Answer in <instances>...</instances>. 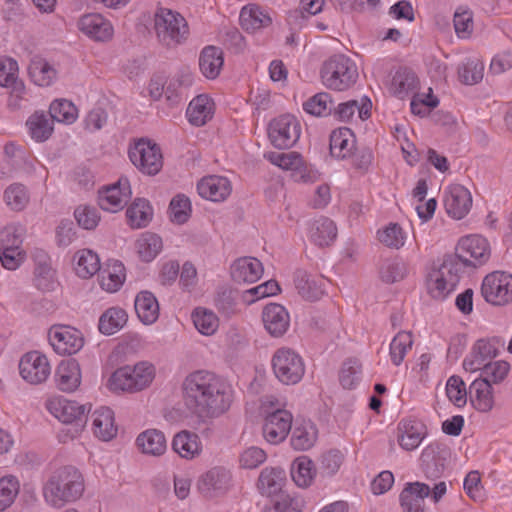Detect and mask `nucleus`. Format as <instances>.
Wrapping results in <instances>:
<instances>
[{"label":"nucleus","instance_id":"nucleus-6","mask_svg":"<svg viewBox=\"0 0 512 512\" xmlns=\"http://www.w3.org/2000/svg\"><path fill=\"white\" fill-rule=\"evenodd\" d=\"M154 28L161 43L166 46L180 44L188 36L185 18L176 11L159 8L154 16Z\"/></svg>","mask_w":512,"mask_h":512},{"label":"nucleus","instance_id":"nucleus-10","mask_svg":"<svg viewBox=\"0 0 512 512\" xmlns=\"http://www.w3.org/2000/svg\"><path fill=\"white\" fill-rule=\"evenodd\" d=\"M481 294L493 305H506L512 302V275L503 271L488 274L482 282Z\"/></svg>","mask_w":512,"mask_h":512},{"label":"nucleus","instance_id":"nucleus-60","mask_svg":"<svg viewBox=\"0 0 512 512\" xmlns=\"http://www.w3.org/2000/svg\"><path fill=\"white\" fill-rule=\"evenodd\" d=\"M406 273V264L400 259L386 260L380 268L381 279L386 283L400 281L404 279Z\"/></svg>","mask_w":512,"mask_h":512},{"label":"nucleus","instance_id":"nucleus-22","mask_svg":"<svg viewBox=\"0 0 512 512\" xmlns=\"http://www.w3.org/2000/svg\"><path fill=\"white\" fill-rule=\"evenodd\" d=\"M431 493L430 487L421 482L406 484L400 494L403 512H425V498Z\"/></svg>","mask_w":512,"mask_h":512},{"label":"nucleus","instance_id":"nucleus-53","mask_svg":"<svg viewBox=\"0 0 512 512\" xmlns=\"http://www.w3.org/2000/svg\"><path fill=\"white\" fill-rule=\"evenodd\" d=\"M458 76L462 83L475 85L483 79L484 64L476 58L467 59L459 66Z\"/></svg>","mask_w":512,"mask_h":512},{"label":"nucleus","instance_id":"nucleus-13","mask_svg":"<svg viewBox=\"0 0 512 512\" xmlns=\"http://www.w3.org/2000/svg\"><path fill=\"white\" fill-rule=\"evenodd\" d=\"M232 486L231 472L222 466H215L203 473L197 482L199 492L206 498L225 495Z\"/></svg>","mask_w":512,"mask_h":512},{"label":"nucleus","instance_id":"nucleus-12","mask_svg":"<svg viewBox=\"0 0 512 512\" xmlns=\"http://www.w3.org/2000/svg\"><path fill=\"white\" fill-rule=\"evenodd\" d=\"M453 256L459 259L461 269L464 266L476 267L489 259L490 250L488 242L479 235L464 237L459 241L456 253Z\"/></svg>","mask_w":512,"mask_h":512},{"label":"nucleus","instance_id":"nucleus-50","mask_svg":"<svg viewBox=\"0 0 512 512\" xmlns=\"http://www.w3.org/2000/svg\"><path fill=\"white\" fill-rule=\"evenodd\" d=\"M136 249L139 257L145 261H152L162 249V239L154 233H144L136 241Z\"/></svg>","mask_w":512,"mask_h":512},{"label":"nucleus","instance_id":"nucleus-61","mask_svg":"<svg viewBox=\"0 0 512 512\" xmlns=\"http://www.w3.org/2000/svg\"><path fill=\"white\" fill-rule=\"evenodd\" d=\"M466 494L475 502H484L486 500L485 489L481 483V476L477 470L470 471L463 483Z\"/></svg>","mask_w":512,"mask_h":512},{"label":"nucleus","instance_id":"nucleus-37","mask_svg":"<svg viewBox=\"0 0 512 512\" xmlns=\"http://www.w3.org/2000/svg\"><path fill=\"white\" fill-rule=\"evenodd\" d=\"M440 446L436 443L428 445L421 454L423 472L428 479L439 478L445 468V459L440 456Z\"/></svg>","mask_w":512,"mask_h":512},{"label":"nucleus","instance_id":"nucleus-49","mask_svg":"<svg viewBox=\"0 0 512 512\" xmlns=\"http://www.w3.org/2000/svg\"><path fill=\"white\" fill-rule=\"evenodd\" d=\"M417 87V77L415 73L407 68L399 69L393 76L391 89L393 93L399 97L404 98L409 92Z\"/></svg>","mask_w":512,"mask_h":512},{"label":"nucleus","instance_id":"nucleus-63","mask_svg":"<svg viewBox=\"0 0 512 512\" xmlns=\"http://www.w3.org/2000/svg\"><path fill=\"white\" fill-rule=\"evenodd\" d=\"M170 218L177 224L185 223L191 212L190 200L182 194L176 195L170 202Z\"/></svg>","mask_w":512,"mask_h":512},{"label":"nucleus","instance_id":"nucleus-38","mask_svg":"<svg viewBox=\"0 0 512 512\" xmlns=\"http://www.w3.org/2000/svg\"><path fill=\"white\" fill-rule=\"evenodd\" d=\"M223 63V52L215 46L205 47L199 57L200 71L208 79H215L219 75Z\"/></svg>","mask_w":512,"mask_h":512},{"label":"nucleus","instance_id":"nucleus-27","mask_svg":"<svg viewBox=\"0 0 512 512\" xmlns=\"http://www.w3.org/2000/svg\"><path fill=\"white\" fill-rule=\"evenodd\" d=\"M294 283L298 293L305 300L316 301L324 295L325 280L316 278L304 270L295 272Z\"/></svg>","mask_w":512,"mask_h":512},{"label":"nucleus","instance_id":"nucleus-58","mask_svg":"<svg viewBox=\"0 0 512 512\" xmlns=\"http://www.w3.org/2000/svg\"><path fill=\"white\" fill-rule=\"evenodd\" d=\"M19 481L9 475L0 479V512L10 507L19 493Z\"/></svg>","mask_w":512,"mask_h":512},{"label":"nucleus","instance_id":"nucleus-25","mask_svg":"<svg viewBox=\"0 0 512 512\" xmlns=\"http://www.w3.org/2000/svg\"><path fill=\"white\" fill-rule=\"evenodd\" d=\"M55 383L63 392L75 391L81 383V370L79 363L74 359L63 360L55 372Z\"/></svg>","mask_w":512,"mask_h":512},{"label":"nucleus","instance_id":"nucleus-23","mask_svg":"<svg viewBox=\"0 0 512 512\" xmlns=\"http://www.w3.org/2000/svg\"><path fill=\"white\" fill-rule=\"evenodd\" d=\"M197 190L202 198L219 202L224 201L231 194L232 186L226 177L211 175L199 181Z\"/></svg>","mask_w":512,"mask_h":512},{"label":"nucleus","instance_id":"nucleus-15","mask_svg":"<svg viewBox=\"0 0 512 512\" xmlns=\"http://www.w3.org/2000/svg\"><path fill=\"white\" fill-rule=\"evenodd\" d=\"M48 336L54 351L61 355L75 354L84 344L81 332L66 325L51 327Z\"/></svg>","mask_w":512,"mask_h":512},{"label":"nucleus","instance_id":"nucleus-14","mask_svg":"<svg viewBox=\"0 0 512 512\" xmlns=\"http://www.w3.org/2000/svg\"><path fill=\"white\" fill-rule=\"evenodd\" d=\"M504 345L500 337L479 339L473 345L470 354L463 361V368L475 372L498 355L499 347Z\"/></svg>","mask_w":512,"mask_h":512},{"label":"nucleus","instance_id":"nucleus-1","mask_svg":"<svg viewBox=\"0 0 512 512\" xmlns=\"http://www.w3.org/2000/svg\"><path fill=\"white\" fill-rule=\"evenodd\" d=\"M186 405L199 418L212 419L225 413L232 403V388L220 376L197 370L183 381Z\"/></svg>","mask_w":512,"mask_h":512},{"label":"nucleus","instance_id":"nucleus-44","mask_svg":"<svg viewBox=\"0 0 512 512\" xmlns=\"http://www.w3.org/2000/svg\"><path fill=\"white\" fill-rule=\"evenodd\" d=\"M127 322V313L119 307L107 309L99 319V331L105 335H112L119 331Z\"/></svg>","mask_w":512,"mask_h":512},{"label":"nucleus","instance_id":"nucleus-64","mask_svg":"<svg viewBox=\"0 0 512 512\" xmlns=\"http://www.w3.org/2000/svg\"><path fill=\"white\" fill-rule=\"evenodd\" d=\"M29 74L38 86H49L56 78L55 69L46 62L33 63L29 68Z\"/></svg>","mask_w":512,"mask_h":512},{"label":"nucleus","instance_id":"nucleus-40","mask_svg":"<svg viewBox=\"0 0 512 512\" xmlns=\"http://www.w3.org/2000/svg\"><path fill=\"white\" fill-rule=\"evenodd\" d=\"M372 103L369 98L363 97L361 101L357 100H349L347 102H343L338 104L337 107H334V114L340 121H349L354 116L356 112H358V117L361 120H366L370 117Z\"/></svg>","mask_w":512,"mask_h":512},{"label":"nucleus","instance_id":"nucleus-59","mask_svg":"<svg viewBox=\"0 0 512 512\" xmlns=\"http://www.w3.org/2000/svg\"><path fill=\"white\" fill-rule=\"evenodd\" d=\"M192 319L196 329L203 335H212L217 330L218 318L211 311L197 308L192 313Z\"/></svg>","mask_w":512,"mask_h":512},{"label":"nucleus","instance_id":"nucleus-2","mask_svg":"<svg viewBox=\"0 0 512 512\" xmlns=\"http://www.w3.org/2000/svg\"><path fill=\"white\" fill-rule=\"evenodd\" d=\"M85 491L82 473L74 466H63L55 470L43 486L45 501L55 508L80 499Z\"/></svg>","mask_w":512,"mask_h":512},{"label":"nucleus","instance_id":"nucleus-32","mask_svg":"<svg viewBox=\"0 0 512 512\" xmlns=\"http://www.w3.org/2000/svg\"><path fill=\"white\" fill-rule=\"evenodd\" d=\"M337 237L335 223L324 216L313 220L309 227L310 240L319 247L331 245Z\"/></svg>","mask_w":512,"mask_h":512},{"label":"nucleus","instance_id":"nucleus-52","mask_svg":"<svg viewBox=\"0 0 512 512\" xmlns=\"http://www.w3.org/2000/svg\"><path fill=\"white\" fill-rule=\"evenodd\" d=\"M334 108L332 97L327 92H320L303 103V109L313 116L329 115Z\"/></svg>","mask_w":512,"mask_h":512},{"label":"nucleus","instance_id":"nucleus-4","mask_svg":"<svg viewBox=\"0 0 512 512\" xmlns=\"http://www.w3.org/2000/svg\"><path fill=\"white\" fill-rule=\"evenodd\" d=\"M461 264L454 256H445L438 267L429 272L426 285L432 298L442 300L452 292L460 280Z\"/></svg>","mask_w":512,"mask_h":512},{"label":"nucleus","instance_id":"nucleus-47","mask_svg":"<svg viewBox=\"0 0 512 512\" xmlns=\"http://www.w3.org/2000/svg\"><path fill=\"white\" fill-rule=\"evenodd\" d=\"M317 439V429L311 422H304L295 427L291 436V445L295 450L310 449Z\"/></svg>","mask_w":512,"mask_h":512},{"label":"nucleus","instance_id":"nucleus-41","mask_svg":"<svg viewBox=\"0 0 512 512\" xmlns=\"http://www.w3.org/2000/svg\"><path fill=\"white\" fill-rule=\"evenodd\" d=\"M31 137L37 142L47 140L53 132V121L45 112H35L26 123Z\"/></svg>","mask_w":512,"mask_h":512},{"label":"nucleus","instance_id":"nucleus-36","mask_svg":"<svg viewBox=\"0 0 512 512\" xmlns=\"http://www.w3.org/2000/svg\"><path fill=\"white\" fill-rule=\"evenodd\" d=\"M136 445L143 454L161 456L167 449L164 434L156 429H149L140 433Z\"/></svg>","mask_w":512,"mask_h":512},{"label":"nucleus","instance_id":"nucleus-9","mask_svg":"<svg viewBox=\"0 0 512 512\" xmlns=\"http://www.w3.org/2000/svg\"><path fill=\"white\" fill-rule=\"evenodd\" d=\"M47 410L59 421L76 426L75 433L84 427L87 421V408L76 401L65 399L61 396H54L46 401Z\"/></svg>","mask_w":512,"mask_h":512},{"label":"nucleus","instance_id":"nucleus-54","mask_svg":"<svg viewBox=\"0 0 512 512\" xmlns=\"http://www.w3.org/2000/svg\"><path fill=\"white\" fill-rule=\"evenodd\" d=\"M47 114L53 122L73 123L77 118V108L68 100H55Z\"/></svg>","mask_w":512,"mask_h":512},{"label":"nucleus","instance_id":"nucleus-33","mask_svg":"<svg viewBox=\"0 0 512 512\" xmlns=\"http://www.w3.org/2000/svg\"><path fill=\"white\" fill-rule=\"evenodd\" d=\"M286 481V473L279 467L264 468L258 478L257 488L262 495H277L282 491Z\"/></svg>","mask_w":512,"mask_h":512},{"label":"nucleus","instance_id":"nucleus-28","mask_svg":"<svg viewBox=\"0 0 512 512\" xmlns=\"http://www.w3.org/2000/svg\"><path fill=\"white\" fill-rule=\"evenodd\" d=\"M92 428L95 436L102 441H110L117 435L114 412L109 407H100L92 414Z\"/></svg>","mask_w":512,"mask_h":512},{"label":"nucleus","instance_id":"nucleus-3","mask_svg":"<svg viewBox=\"0 0 512 512\" xmlns=\"http://www.w3.org/2000/svg\"><path fill=\"white\" fill-rule=\"evenodd\" d=\"M320 77L326 88L345 91L356 83L358 69L349 57L338 54L330 57L322 64Z\"/></svg>","mask_w":512,"mask_h":512},{"label":"nucleus","instance_id":"nucleus-19","mask_svg":"<svg viewBox=\"0 0 512 512\" xmlns=\"http://www.w3.org/2000/svg\"><path fill=\"white\" fill-rule=\"evenodd\" d=\"M268 159L272 164L284 170H290L291 177L295 182L308 183L316 180V173L308 169L297 152L270 153Z\"/></svg>","mask_w":512,"mask_h":512},{"label":"nucleus","instance_id":"nucleus-24","mask_svg":"<svg viewBox=\"0 0 512 512\" xmlns=\"http://www.w3.org/2000/svg\"><path fill=\"white\" fill-rule=\"evenodd\" d=\"M265 329L274 337L282 336L289 327L290 318L286 309L276 303L268 304L262 312Z\"/></svg>","mask_w":512,"mask_h":512},{"label":"nucleus","instance_id":"nucleus-62","mask_svg":"<svg viewBox=\"0 0 512 512\" xmlns=\"http://www.w3.org/2000/svg\"><path fill=\"white\" fill-rule=\"evenodd\" d=\"M6 204L15 211H21L29 201L26 188L22 184H12L4 192Z\"/></svg>","mask_w":512,"mask_h":512},{"label":"nucleus","instance_id":"nucleus-51","mask_svg":"<svg viewBox=\"0 0 512 512\" xmlns=\"http://www.w3.org/2000/svg\"><path fill=\"white\" fill-rule=\"evenodd\" d=\"M291 476L299 487H308L315 476L313 462L306 456L298 457L292 464Z\"/></svg>","mask_w":512,"mask_h":512},{"label":"nucleus","instance_id":"nucleus-8","mask_svg":"<svg viewBox=\"0 0 512 512\" xmlns=\"http://www.w3.org/2000/svg\"><path fill=\"white\" fill-rule=\"evenodd\" d=\"M129 158L133 165L146 175H156L163 166L160 147L149 140L141 139L129 149Z\"/></svg>","mask_w":512,"mask_h":512},{"label":"nucleus","instance_id":"nucleus-57","mask_svg":"<svg viewBox=\"0 0 512 512\" xmlns=\"http://www.w3.org/2000/svg\"><path fill=\"white\" fill-rule=\"evenodd\" d=\"M446 395L451 403L456 407L462 408L467 403V390L465 382L461 377L453 375L448 378L446 383Z\"/></svg>","mask_w":512,"mask_h":512},{"label":"nucleus","instance_id":"nucleus-29","mask_svg":"<svg viewBox=\"0 0 512 512\" xmlns=\"http://www.w3.org/2000/svg\"><path fill=\"white\" fill-rule=\"evenodd\" d=\"M356 140L351 129L342 127L330 135V154L337 159L350 157L355 150Z\"/></svg>","mask_w":512,"mask_h":512},{"label":"nucleus","instance_id":"nucleus-55","mask_svg":"<svg viewBox=\"0 0 512 512\" xmlns=\"http://www.w3.org/2000/svg\"><path fill=\"white\" fill-rule=\"evenodd\" d=\"M413 344L412 335L409 332L401 331L392 339L390 344V357L394 365L399 366Z\"/></svg>","mask_w":512,"mask_h":512},{"label":"nucleus","instance_id":"nucleus-11","mask_svg":"<svg viewBox=\"0 0 512 512\" xmlns=\"http://www.w3.org/2000/svg\"><path fill=\"white\" fill-rule=\"evenodd\" d=\"M301 127L297 119L289 114L282 115L269 124L268 136L271 144L278 149H289L300 137Z\"/></svg>","mask_w":512,"mask_h":512},{"label":"nucleus","instance_id":"nucleus-18","mask_svg":"<svg viewBox=\"0 0 512 512\" xmlns=\"http://www.w3.org/2000/svg\"><path fill=\"white\" fill-rule=\"evenodd\" d=\"M131 197L130 184L127 178H120L115 184L99 190L98 204L108 212H117L124 208Z\"/></svg>","mask_w":512,"mask_h":512},{"label":"nucleus","instance_id":"nucleus-17","mask_svg":"<svg viewBox=\"0 0 512 512\" xmlns=\"http://www.w3.org/2000/svg\"><path fill=\"white\" fill-rule=\"evenodd\" d=\"M21 377L30 384H41L47 380L51 367L45 355L38 351L26 353L20 360Z\"/></svg>","mask_w":512,"mask_h":512},{"label":"nucleus","instance_id":"nucleus-43","mask_svg":"<svg viewBox=\"0 0 512 512\" xmlns=\"http://www.w3.org/2000/svg\"><path fill=\"white\" fill-rule=\"evenodd\" d=\"M172 448L182 458L192 459L200 452L198 436L186 430L181 431L174 436Z\"/></svg>","mask_w":512,"mask_h":512},{"label":"nucleus","instance_id":"nucleus-46","mask_svg":"<svg viewBox=\"0 0 512 512\" xmlns=\"http://www.w3.org/2000/svg\"><path fill=\"white\" fill-rule=\"evenodd\" d=\"M126 215L132 228H142L148 225L153 212L147 200L138 198L128 207Z\"/></svg>","mask_w":512,"mask_h":512},{"label":"nucleus","instance_id":"nucleus-45","mask_svg":"<svg viewBox=\"0 0 512 512\" xmlns=\"http://www.w3.org/2000/svg\"><path fill=\"white\" fill-rule=\"evenodd\" d=\"M74 259L76 260V274L81 278H90L100 271L99 257L92 250H80L75 254Z\"/></svg>","mask_w":512,"mask_h":512},{"label":"nucleus","instance_id":"nucleus-34","mask_svg":"<svg viewBox=\"0 0 512 512\" xmlns=\"http://www.w3.org/2000/svg\"><path fill=\"white\" fill-rule=\"evenodd\" d=\"M398 430L399 445L407 451L416 449L426 434V428L422 423L410 420L400 422Z\"/></svg>","mask_w":512,"mask_h":512},{"label":"nucleus","instance_id":"nucleus-5","mask_svg":"<svg viewBox=\"0 0 512 512\" xmlns=\"http://www.w3.org/2000/svg\"><path fill=\"white\" fill-rule=\"evenodd\" d=\"M155 376V369L148 362L135 366L118 368L109 378L108 386L112 391L137 392L148 387Z\"/></svg>","mask_w":512,"mask_h":512},{"label":"nucleus","instance_id":"nucleus-48","mask_svg":"<svg viewBox=\"0 0 512 512\" xmlns=\"http://www.w3.org/2000/svg\"><path fill=\"white\" fill-rule=\"evenodd\" d=\"M25 228L11 224L0 230V252H13L22 248Z\"/></svg>","mask_w":512,"mask_h":512},{"label":"nucleus","instance_id":"nucleus-20","mask_svg":"<svg viewBox=\"0 0 512 512\" xmlns=\"http://www.w3.org/2000/svg\"><path fill=\"white\" fill-rule=\"evenodd\" d=\"M447 213L454 219L464 218L472 206V196L468 189L459 184L451 185L445 195Z\"/></svg>","mask_w":512,"mask_h":512},{"label":"nucleus","instance_id":"nucleus-16","mask_svg":"<svg viewBox=\"0 0 512 512\" xmlns=\"http://www.w3.org/2000/svg\"><path fill=\"white\" fill-rule=\"evenodd\" d=\"M293 416L285 409L268 413L263 421V437L270 444H279L288 436L292 427Z\"/></svg>","mask_w":512,"mask_h":512},{"label":"nucleus","instance_id":"nucleus-26","mask_svg":"<svg viewBox=\"0 0 512 512\" xmlns=\"http://www.w3.org/2000/svg\"><path fill=\"white\" fill-rule=\"evenodd\" d=\"M232 279L237 283H254L263 273L262 263L254 257H241L231 265Z\"/></svg>","mask_w":512,"mask_h":512},{"label":"nucleus","instance_id":"nucleus-30","mask_svg":"<svg viewBox=\"0 0 512 512\" xmlns=\"http://www.w3.org/2000/svg\"><path fill=\"white\" fill-rule=\"evenodd\" d=\"M126 278L125 267L118 260H111L103 269L100 268L98 280L101 288L107 292L118 291Z\"/></svg>","mask_w":512,"mask_h":512},{"label":"nucleus","instance_id":"nucleus-31","mask_svg":"<svg viewBox=\"0 0 512 512\" xmlns=\"http://www.w3.org/2000/svg\"><path fill=\"white\" fill-rule=\"evenodd\" d=\"M470 402L479 412L486 413L494 406L492 385L486 380L475 379L469 387Z\"/></svg>","mask_w":512,"mask_h":512},{"label":"nucleus","instance_id":"nucleus-42","mask_svg":"<svg viewBox=\"0 0 512 512\" xmlns=\"http://www.w3.org/2000/svg\"><path fill=\"white\" fill-rule=\"evenodd\" d=\"M186 114L192 125H204L212 116V105L210 100L204 95L195 97L189 103Z\"/></svg>","mask_w":512,"mask_h":512},{"label":"nucleus","instance_id":"nucleus-21","mask_svg":"<svg viewBox=\"0 0 512 512\" xmlns=\"http://www.w3.org/2000/svg\"><path fill=\"white\" fill-rule=\"evenodd\" d=\"M79 29L89 38L98 41H109L114 33L112 24L97 13L82 16L78 23Z\"/></svg>","mask_w":512,"mask_h":512},{"label":"nucleus","instance_id":"nucleus-56","mask_svg":"<svg viewBox=\"0 0 512 512\" xmlns=\"http://www.w3.org/2000/svg\"><path fill=\"white\" fill-rule=\"evenodd\" d=\"M510 365L506 361L487 362L481 369V380H486L489 384H498L508 375Z\"/></svg>","mask_w":512,"mask_h":512},{"label":"nucleus","instance_id":"nucleus-35","mask_svg":"<svg viewBox=\"0 0 512 512\" xmlns=\"http://www.w3.org/2000/svg\"><path fill=\"white\" fill-rule=\"evenodd\" d=\"M240 23L244 30L255 32L268 27L272 23V19L263 8L256 4H250L242 8Z\"/></svg>","mask_w":512,"mask_h":512},{"label":"nucleus","instance_id":"nucleus-39","mask_svg":"<svg viewBox=\"0 0 512 512\" xmlns=\"http://www.w3.org/2000/svg\"><path fill=\"white\" fill-rule=\"evenodd\" d=\"M135 311L140 321L146 325L154 323L159 316V304L149 291H141L135 298Z\"/></svg>","mask_w":512,"mask_h":512},{"label":"nucleus","instance_id":"nucleus-7","mask_svg":"<svg viewBox=\"0 0 512 512\" xmlns=\"http://www.w3.org/2000/svg\"><path fill=\"white\" fill-rule=\"evenodd\" d=\"M272 368L276 378L286 385L298 383L305 373L302 357L290 348H280L274 353Z\"/></svg>","mask_w":512,"mask_h":512}]
</instances>
